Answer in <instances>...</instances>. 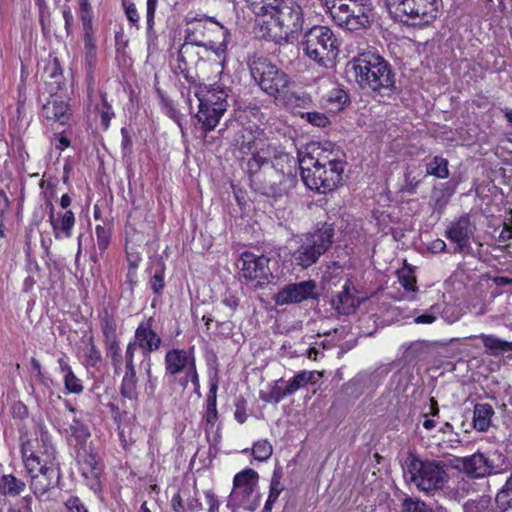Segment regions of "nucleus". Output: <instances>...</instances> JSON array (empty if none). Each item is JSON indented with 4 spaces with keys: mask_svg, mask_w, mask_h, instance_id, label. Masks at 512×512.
<instances>
[{
    "mask_svg": "<svg viewBox=\"0 0 512 512\" xmlns=\"http://www.w3.org/2000/svg\"><path fill=\"white\" fill-rule=\"evenodd\" d=\"M247 172L254 191L279 198L296 182V161L284 152H276L270 158L257 153L247 161Z\"/></svg>",
    "mask_w": 512,
    "mask_h": 512,
    "instance_id": "1",
    "label": "nucleus"
},
{
    "mask_svg": "<svg viewBox=\"0 0 512 512\" xmlns=\"http://www.w3.org/2000/svg\"><path fill=\"white\" fill-rule=\"evenodd\" d=\"M299 168L305 185L319 193L333 191L341 182L345 163L330 158L329 154L312 146V150L299 155Z\"/></svg>",
    "mask_w": 512,
    "mask_h": 512,
    "instance_id": "2",
    "label": "nucleus"
},
{
    "mask_svg": "<svg viewBox=\"0 0 512 512\" xmlns=\"http://www.w3.org/2000/svg\"><path fill=\"white\" fill-rule=\"evenodd\" d=\"M356 83L361 89L385 95L395 88V73L390 63L379 54L364 52L349 63Z\"/></svg>",
    "mask_w": 512,
    "mask_h": 512,
    "instance_id": "3",
    "label": "nucleus"
},
{
    "mask_svg": "<svg viewBox=\"0 0 512 512\" xmlns=\"http://www.w3.org/2000/svg\"><path fill=\"white\" fill-rule=\"evenodd\" d=\"M333 237L332 224H318L313 232L298 237L297 247L291 253L293 262L303 269L312 266L331 247Z\"/></svg>",
    "mask_w": 512,
    "mask_h": 512,
    "instance_id": "4",
    "label": "nucleus"
},
{
    "mask_svg": "<svg viewBox=\"0 0 512 512\" xmlns=\"http://www.w3.org/2000/svg\"><path fill=\"white\" fill-rule=\"evenodd\" d=\"M275 4L260 6L257 15H270L274 27L278 29L280 39L288 40L289 37L300 32L304 25V13L302 7L295 0H277Z\"/></svg>",
    "mask_w": 512,
    "mask_h": 512,
    "instance_id": "5",
    "label": "nucleus"
},
{
    "mask_svg": "<svg viewBox=\"0 0 512 512\" xmlns=\"http://www.w3.org/2000/svg\"><path fill=\"white\" fill-rule=\"evenodd\" d=\"M250 73L261 90L275 99L285 98L293 84L289 75L265 57L250 62Z\"/></svg>",
    "mask_w": 512,
    "mask_h": 512,
    "instance_id": "6",
    "label": "nucleus"
},
{
    "mask_svg": "<svg viewBox=\"0 0 512 512\" xmlns=\"http://www.w3.org/2000/svg\"><path fill=\"white\" fill-rule=\"evenodd\" d=\"M71 437L75 440L74 448L81 475L87 480H98L102 468L98 461V454L89 441L91 434L88 427L74 419L70 425Z\"/></svg>",
    "mask_w": 512,
    "mask_h": 512,
    "instance_id": "7",
    "label": "nucleus"
},
{
    "mask_svg": "<svg viewBox=\"0 0 512 512\" xmlns=\"http://www.w3.org/2000/svg\"><path fill=\"white\" fill-rule=\"evenodd\" d=\"M387 6L398 21L412 20L414 25H426L437 18L442 0H387Z\"/></svg>",
    "mask_w": 512,
    "mask_h": 512,
    "instance_id": "8",
    "label": "nucleus"
},
{
    "mask_svg": "<svg viewBox=\"0 0 512 512\" xmlns=\"http://www.w3.org/2000/svg\"><path fill=\"white\" fill-rule=\"evenodd\" d=\"M302 45L305 55L322 66L332 61L338 51V40L333 31L326 26L310 28L304 34Z\"/></svg>",
    "mask_w": 512,
    "mask_h": 512,
    "instance_id": "9",
    "label": "nucleus"
},
{
    "mask_svg": "<svg viewBox=\"0 0 512 512\" xmlns=\"http://www.w3.org/2000/svg\"><path fill=\"white\" fill-rule=\"evenodd\" d=\"M365 2H350L338 6L332 4L329 6V13L336 25L348 31L366 29L370 24V8Z\"/></svg>",
    "mask_w": 512,
    "mask_h": 512,
    "instance_id": "10",
    "label": "nucleus"
},
{
    "mask_svg": "<svg viewBox=\"0 0 512 512\" xmlns=\"http://www.w3.org/2000/svg\"><path fill=\"white\" fill-rule=\"evenodd\" d=\"M446 464L437 460H422L409 452L403 461L402 469L407 480H444Z\"/></svg>",
    "mask_w": 512,
    "mask_h": 512,
    "instance_id": "11",
    "label": "nucleus"
},
{
    "mask_svg": "<svg viewBox=\"0 0 512 512\" xmlns=\"http://www.w3.org/2000/svg\"><path fill=\"white\" fill-rule=\"evenodd\" d=\"M269 263L270 259L265 255L257 256L251 252H244L240 257L241 275L256 287L262 288L273 278Z\"/></svg>",
    "mask_w": 512,
    "mask_h": 512,
    "instance_id": "12",
    "label": "nucleus"
},
{
    "mask_svg": "<svg viewBox=\"0 0 512 512\" xmlns=\"http://www.w3.org/2000/svg\"><path fill=\"white\" fill-rule=\"evenodd\" d=\"M476 226L467 214L453 220L445 230V237L453 244L454 254H471V238L474 236Z\"/></svg>",
    "mask_w": 512,
    "mask_h": 512,
    "instance_id": "13",
    "label": "nucleus"
},
{
    "mask_svg": "<svg viewBox=\"0 0 512 512\" xmlns=\"http://www.w3.org/2000/svg\"><path fill=\"white\" fill-rule=\"evenodd\" d=\"M451 466L474 478L489 477L496 472L493 462L480 452L469 457H456L451 460Z\"/></svg>",
    "mask_w": 512,
    "mask_h": 512,
    "instance_id": "14",
    "label": "nucleus"
},
{
    "mask_svg": "<svg viewBox=\"0 0 512 512\" xmlns=\"http://www.w3.org/2000/svg\"><path fill=\"white\" fill-rule=\"evenodd\" d=\"M315 290L316 284L312 280L290 283L282 287L275 294L274 301L279 306L297 304L314 298L316 295Z\"/></svg>",
    "mask_w": 512,
    "mask_h": 512,
    "instance_id": "15",
    "label": "nucleus"
},
{
    "mask_svg": "<svg viewBox=\"0 0 512 512\" xmlns=\"http://www.w3.org/2000/svg\"><path fill=\"white\" fill-rule=\"evenodd\" d=\"M210 50L206 47H200L189 41H184L178 49V69L189 82H194L193 77L189 75L192 68H196L198 64L205 59Z\"/></svg>",
    "mask_w": 512,
    "mask_h": 512,
    "instance_id": "16",
    "label": "nucleus"
},
{
    "mask_svg": "<svg viewBox=\"0 0 512 512\" xmlns=\"http://www.w3.org/2000/svg\"><path fill=\"white\" fill-rule=\"evenodd\" d=\"M165 373L169 376H177L181 373L188 374L191 369L196 367L194 348L189 350L172 348L168 350L164 357Z\"/></svg>",
    "mask_w": 512,
    "mask_h": 512,
    "instance_id": "17",
    "label": "nucleus"
},
{
    "mask_svg": "<svg viewBox=\"0 0 512 512\" xmlns=\"http://www.w3.org/2000/svg\"><path fill=\"white\" fill-rule=\"evenodd\" d=\"M153 323V317L140 322L132 340L141 349L143 355L148 358L152 352L160 348L162 343L161 337L153 329Z\"/></svg>",
    "mask_w": 512,
    "mask_h": 512,
    "instance_id": "18",
    "label": "nucleus"
},
{
    "mask_svg": "<svg viewBox=\"0 0 512 512\" xmlns=\"http://www.w3.org/2000/svg\"><path fill=\"white\" fill-rule=\"evenodd\" d=\"M195 96L202 107L214 106L227 110L228 92L220 85H200L195 91Z\"/></svg>",
    "mask_w": 512,
    "mask_h": 512,
    "instance_id": "19",
    "label": "nucleus"
},
{
    "mask_svg": "<svg viewBox=\"0 0 512 512\" xmlns=\"http://www.w3.org/2000/svg\"><path fill=\"white\" fill-rule=\"evenodd\" d=\"M47 207L50 210L49 222L52 226L56 239L70 238L75 225V215L71 210L65 211L59 218L54 216V206L50 200H47Z\"/></svg>",
    "mask_w": 512,
    "mask_h": 512,
    "instance_id": "20",
    "label": "nucleus"
},
{
    "mask_svg": "<svg viewBox=\"0 0 512 512\" xmlns=\"http://www.w3.org/2000/svg\"><path fill=\"white\" fill-rule=\"evenodd\" d=\"M186 28L184 29L183 40L189 41L200 47H206L207 39H206V25L204 24V17L196 18L190 15L185 17Z\"/></svg>",
    "mask_w": 512,
    "mask_h": 512,
    "instance_id": "21",
    "label": "nucleus"
},
{
    "mask_svg": "<svg viewBox=\"0 0 512 512\" xmlns=\"http://www.w3.org/2000/svg\"><path fill=\"white\" fill-rule=\"evenodd\" d=\"M256 492V482H233L231 496L245 507L253 509L259 504V495Z\"/></svg>",
    "mask_w": 512,
    "mask_h": 512,
    "instance_id": "22",
    "label": "nucleus"
},
{
    "mask_svg": "<svg viewBox=\"0 0 512 512\" xmlns=\"http://www.w3.org/2000/svg\"><path fill=\"white\" fill-rule=\"evenodd\" d=\"M204 24L207 29L206 39L208 49L216 52L220 47H226L227 29L209 17H204Z\"/></svg>",
    "mask_w": 512,
    "mask_h": 512,
    "instance_id": "23",
    "label": "nucleus"
},
{
    "mask_svg": "<svg viewBox=\"0 0 512 512\" xmlns=\"http://www.w3.org/2000/svg\"><path fill=\"white\" fill-rule=\"evenodd\" d=\"M68 104L63 100L52 99L42 107V116L48 121L64 125L69 120Z\"/></svg>",
    "mask_w": 512,
    "mask_h": 512,
    "instance_id": "24",
    "label": "nucleus"
},
{
    "mask_svg": "<svg viewBox=\"0 0 512 512\" xmlns=\"http://www.w3.org/2000/svg\"><path fill=\"white\" fill-rule=\"evenodd\" d=\"M225 112L226 110L222 107H202V105L199 104V110L196 114V118L198 123L201 124V128L205 133H207L215 129Z\"/></svg>",
    "mask_w": 512,
    "mask_h": 512,
    "instance_id": "25",
    "label": "nucleus"
},
{
    "mask_svg": "<svg viewBox=\"0 0 512 512\" xmlns=\"http://www.w3.org/2000/svg\"><path fill=\"white\" fill-rule=\"evenodd\" d=\"M217 390L218 380L211 379L209 384V392L206 399V411L204 415V419L206 422V433H208V431L214 427L215 423L219 418V414L217 411Z\"/></svg>",
    "mask_w": 512,
    "mask_h": 512,
    "instance_id": "26",
    "label": "nucleus"
},
{
    "mask_svg": "<svg viewBox=\"0 0 512 512\" xmlns=\"http://www.w3.org/2000/svg\"><path fill=\"white\" fill-rule=\"evenodd\" d=\"M351 283L348 281L333 299L332 305L340 314L348 315L356 308V298L351 292Z\"/></svg>",
    "mask_w": 512,
    "mask_h": 512,
    "instance_id": "27",
    "label": "nucleus"
},
{
    "mask_svg": "<svg viewBox=\"0 0 512 512\" xmlns=\"http://www.w3.org/2000/svg\"><path fill=\"white\" fill-rule=\"evenodd\" d=\"M495 412L488 403H477L473 409V427L479 432H486L491 426Z\"/></svg>",
    "mask_w": 512,
    "mask_h": 512,
    "instance_id": "28",
    "label": "nucleus"
},
{
    "mask_svg": "<svg viewBox=\"0 0 512 512\" xmlns=\"http://www.w3.org/2000/svg\"><path fill=\"white\" fill-rule=\"evenodd\" d=\"M24 461L25 469L27 471V475L33 480L38 478L40 475L46 478L58 477L56 475V471L53 468L47 467L45 464H42L39 457H30Z\"/></svg>",
    "mask_w": 512,
    "mask_h": 512,
    "instance_id": "29",
    "label": "nucleus"
},
{
    "mask_svg": "<svg viewBox=\"0 0 512 512\" xmlns=\"http://www.w3.org/2000/svg\"><path fill=\"white\" fill-rule=\"evenodd\" d=\"M478 338L491 355H499L512 351V342L500 339L494 335L480 334Z\"/></svg>",
    "mask_w": 512,
    "mask_h": 512,
    "instance_id": "30",
    "label": "nucleus"
},
{
    "mask_svg": "<svg viewBox=\"0 0 512 512\" xmlns=\"http://www.w3.org/2000/svg\"><path fill=\"white\" fill-rule=\"evenodd\" d=\"M58 364L60 371L64 374L65 389L69 393H81L83 391L81 380L73 373L71 367L64 360V358H59Z\"/></svg>",
    "mask_w": 512,
    "mask_h": 512,
    "instance_id": "31",
    "label": "nucleus"
},
{
    "mask_svg": "<svg viewBox=\"0 0 512 512\" xmlns=\"http://www.w3.org/2000/svg\"><path fill=\"white\" fill-rule=\"evenodd\" d=\"M315 376V371L304 370L296 373L286 384L288 393L294 394L299 389L304 388L307 384L313 383Z\"/></svg>",
    "mask_w": 512,
    "mask_h": 512,
    "instance_id": "32",
    "label": "nucleus"
},
{
    "mask_svg": "<svg viewBox=\"0 0 512 512\" xmlns=\"http://www.w3.org/2000/svg\"><path fill=\"white\" fill-rule=\"evenodd\" d=\"M427 175H432L440 179H445L449 176L448 160L441 157L435 156L433 159L426 164Z\"/></svg>",
    "mask_w": 512,
    "mask_h": 512,
    "instance_id": "33",
    "label": "nucleus"
},
{
    "mask_svg": "<svg viewBox=\"0 0 512 512\" xmlns=\"http://www.w3.org/2000/svg\"><path fill=\"white\" fill-rule=\"evenodd\" d=\"M104 344L107 357L111 359L115 372L119 373L123 362L119 339L105 341Z\"/></svg>",
    "mask_w": 512,
    "mask_h": 512,
    "instance_id": "34",
    "label": "nucleus"
},
{
    "mask_svg": "<svg viewBox=\"0 0 512 512\" xmlns=\"http://www.w3.org/2000/svg\"><path fill=\"white\" fill-rule=\"evenodd\" d=\"M100 327L105 341H112L118 338L117 322L115 318L105 311L100 320Z\"/></svg>",
    "mask_w": 512,
    "mask_h": 512,
    "instance_id": "35",
    "label": "nucleus"
},
{
    "mask_svg": "<svg viewBox=\"0 0 512 512\" xmlns=\"http://www.w3.org/2000/svg\"><path fill=\"white\" fill-rule=\"evenodd\" d=\"M428 343L426 341L411 342L403 353V359L408 362H414L427 352Z\"/></svg>",
    "mask_w": 512,
    "mask_h": 512,
    "instance_id": "36",
    "label": "nucleus"
},
{
    "mask_svg": "<svg viewBox=\"0 0 512 512\" xmlns=\"http://www.w3.org/2000/svg\"><path fill=\"white\" fill-rule=\"evenodd\" d=\"M80 20L83 28L84 51H97L92 18L83 17Z\"/></svg>",
    "mask_w": 512,
    "mask_h": 512,
    "instance_id": "37",
    "label": "nucleus"
},
{
    "mask_svg": "<svg viewBox=\"0 0 512 512\" xmlns=\"http://www.w3.org/2000/svg\"><path fill=\"white\" fill-rule=\"evenodd\" d=\"M97 247L103 256L111 241V229L107 225H97L95 228Z\"/></svg>",
    "mask_w": 512,
    "mask_h": 512,
    "instance_id": "38",
    "label": "nucleus"
},
{
    "mask_svg": "<svg viewBox=\"0 0 512 512\" xmlns=\"http://www.w3.org/2000/svg\"><path fill=\"white\" fill-rule=\"evenodd\" d=\"M101 105L96 107L100 114L101 125L104 130H107L110 125L111 119L114 117V112L111 105L107 101L106 94H101Z\"/></svg>",
    "mask_w": 512,
    "mask_h": 512,
    "instance_id": "39",
    "label": "nucleus"
},
{
    "mask_svg": "<svg viewBox=\"0 0 512 512\" xmlns=\"http://www.w3.org/2000/svg\"><path fill=\"white\" fill-rule=\"evenodd\" d=\"M136 382L137 378L135 368L126 369L121 385L122 395L125 397H132L135 392Z\"/></svg>",
    "mask_w": 512,
    "mask_h": 512,
    "instance_id": "40",
    "label": "nucleus"
},
{
    "mask_svg": "<svg viewBox=\"0 0 512 512\" xmlns=\"http://www.w3.org/2000/svg\"><path fill=\"white\" fill-rule=\"evenodd\" d=\"M440 315L445 322L453 324L463 316V310L459 305L447 303L441 310Z\"/></svg>",
    "mask_w": 512,
    "mask_h": 512,
    "instance_id": "41",
    "label": "nucleus"
},
{
    "mask_svg": "<svg viewBox=\"0 0 512 512\" xmlns=\"http://www.w3.org/2000/svg\"><path fill=\"white\" fill-rule=\"evenodd\" d=\"M273 452L271 443L268 440H259L252 447V454L258 461L267 460Z\"/></svg>",
    "mask_w": 512,
    "mask_h": 512,
    "instance_id": "42",
    "label": "nucleus"
},
{
    "mask_svg": "<svg viewBox=\"0 0 512 512\" xmlns=\"http://www.w3.org/2000/svg\"><path fill=\"white\" fill-rule=\"evenodd\" d=\"M398 280L406 291L415 292L417 290L416 277L410 268H402L397 271Z\"/></svg>",
    "mask_w": 512,
    "mask_h": 512,
    "instance_id": "43",
    "label": "nucleus"
},
{
    "mask_svg": "<svg viewBox=\"0 0 512 512\" xmlns=\"http://www.w3.org/2000/svg\"><path fill=\"white\" fill-rule=\"evenodd\" d=\"M282 382L283 379H279L278 381H276L271 391L266 396L261 397V399L266 402H273L277 404L285 397L292 395L291 393H288L287 385L284 388L279 385V383Z\"/></svg>",
    "mask_w": 512,
    "mask_h": 512,
    "instance_id": "44",
    "label": "nucleus"
},
{
    "mask_svg": "<svg viewBox=\"0 0 512 512\" xmlns=\"http://www.w3.org/2000/svg\"><path fill=\"white\" fill-rule=\"evenodd\" d=\"M161 105L166 115L177 123L180 129H183L182 114L176 109L174 103L168 97L161 95Z\"/></svg>",
    "mask_w": 512,
    "mask_h": 512,
    "instance_id": "45",
    "label": "nucleus"
},
{
    "mask_svg": "<svg viewBox=\"0 0 512 512\" xmlns=\"http://www.w3.org/2000/svg\"><path fill=\"white\" fill-rule=\"evenodd\" d=\"M496 502L502 509L512 507V482H505V485L496 495Z\"/></svg>",
    "mask_w": 512,
    "mask_h": 512,
    "instance_id": "46",
    "label": "nucleus"
},
{
    "mask_svg": "<svg viewBox=\"0 0 512 512\" xmlns=\"http://www.w3.org/2000/svg\"><path fill=\"white\" fill-rule=\"evenodd\" d=\"M421 183V179L412 175V171L406 169L404 173V184L401 186L400 191L413 195L417 191L418 185Z\"/></svg>",
    "mask_w": 512,
    "mask_h": 512,
    "instance_id": "47",
    "label": "nucleus"
},
{
    "mask_svg": "<svg viewBox=\"0 0 512 512\" xmlns=\"http://www.w3.org/2000/svg\"><path fill=\"white\" fill-rule=\"evenodd\" d=\"M45 73L55 83L60 84L62 79V69L59 60L55 57L50 59L45 66Z\"/></svg>",
    "mask_w": 512,
    "mask_h": 512,
    "instance_id": "48",
    "label": "nucleus"
},
{
    "mask_svg": "<svg viewBox=\"0 0 512 512\" xmlns=\"http://www.w3.org/2000/svg\"><path fill=\"white\" fill-rule=\"evenodd\" d=\"M327 101L335 104V110H341L348 101L347 93L342 89H333L329 92Z\"/></svg>",
    "mask_w": 512,
    "mask_h": 512,
    "instance_id": "49",
    "label": "nucleus"
},
{
    "mask_svg": "<svg viewBox=\"0 0 512 512\" xmlns=\"http://www.w3.org/2000/svg\"><path fill=\"white\" fill-rule=\"evenodd\" d=\"M302 118H305L307 122L317 127H326L330 123L324 113L316 111L302 114Z\"/></svg>",
    "mask_w": 512,
    "mask_h": 512,
    "instance_id": "50",
    "label": "nucleus"
},
{
    "mask_svg": "<svg viewBox=\"0 0 512 512\" xmlns=\"http://www.w3.org/2000/svg\"><path fill=\"white\" fill-rule=\"evenodd\" d=\"M154 293L160 294L164 288V267L159 264L150 281Z\"/></svg>",
    "mask_w": 512,
    "mask_h": 512,
    "instance_id": "51",
    "label": "nucleus"
},
{
    "mask_svg": "<svg viewBox=\"0 0 512 512\" xmlns=\"http://www.w3.org/2000/svg\"><path fill=\"white\" fill-rule=\"evenodd\" d=\"M403 512H432L428 506L419 500H413L412 498H406L403 501Z\"/></svg>",
    "mask_w": 512,
    "mask_h": 512,
    "instance_id": "52",
    "label": "nucleus"
},
{
    "mask_svg": "<svg viewBox=\"0 0 512 512\" xmlns=\"http://www.w3.org/2000/svg\"><path fill=\"white\" fill-rule=\"evenodd\" d=\"M221 306L227 308L224 318L230 319L239 306V299L234 295H225L221 300Z\"/></svg>",
    "mask_w": 512,
    "mask_h": 512,
    "instance_id": "53",
    "label": "nucleus"
},
{
    "mask_svg": "<svg viewBox=\"0 0 512 512\" xmlns=\"http://www.w3.org/2000/svg\"><path fill=\"white\" fill-rule=\"evenodd\" d=\"M25 482H1L0 493L16 496L24 489Z\"/></svg>",
    "mask_w": 512,
    "mask_h": 512,
    "instance_id": "54",
    "label": "nucleus"
},
{
    "mask_svg": "<svg viewBox=\"0 0 512 512\" xmlns=\"http://www.w3.org/2000/svg\"><path fill=\"white\" fill-rule=\"evenodd\" d=\"M156 7L147 6L146 18H147V40L148 43H152L156 39V32L153 29L154 26V17H155Z\"/></svg>",
    "mask_w": 512,
    "mask_h": 512,
    "instance_id": "55",
    "label": "nucleus"
},
{
    "mask_svg": "<svg viewBox=\"0 0 512 512\" xmlns=\"http://www.w3.org/2000/svg\"><path fill=\"white\" fill-rule=\"evenodd\" d=\"M439 312V308L437 305H434L430 308V312H425L414 318V323L416 324H432L436 321L437 316L436 313Z\"/></svg>",
    "mask_w": 512,
    "mask_h": 512,
    "instance_id": "56",
    "label": "nucleus"
},
{
    "mask_svg": "<svg viewBox=\"0 0 512 512\" xmlns=\"http://www.w3.org/2000/svg\"><path fill=\"white\" fill-rule=\"evenodd\" d=\"M418 490L427 495H433L434 492L443 488V482H415Z\"/></svg>",
    "mask_w": 512,
    "mask_h": 512,
    "instance_id": "57",
    "label": "nucleus"
},
{
    "mask_svg": "<svg viewBox=\"0 0 512 512\" xmlns=\"http://www.w3.org/2000/svg\"><path fill=\"white\" fill-rule=\"evenodd\" d=\"M127 260L130 266L127 277L129 278V280H132V278L135 276L136 269L141 261V257L139 256L138 253H127Z\"/></svg>",
    "mask_w": 512,
    "mask_h": 512,
    "instance_id": "58",
    "label": "nucleus"
},
{
    "mask_svg": "<svg viewBox=\"0 0 512 512\" xmlns=\"http://www.w3.org/2000/svg\"><path fill=\"white\" fill-rule=\"evenodd\" d=\"M65 506L70 512H88V509L78 497H70L65 502Z\"/></svg>",
    "mask_w": 512,
    "mask_h": 512,
    "instance_id": "59",
    "label": "nucleus"
},
{
    "mask_svg": "<svg viewBox=\"0 0 512 512\" xmlns=\"http://www.w3.org/2000/svg\"><path fill=\"white\" fill-rule=\"evenodd\" d=\"M136 349H139L133 341H130L127 345L125 352V367L126 369L135 368L134 366V354Z\"/></svg>",
    "mask_w": 512,
    "mask_h": 512,
    "instance_id": "60",
    "label": "nucleus"
},
{
    "mask_svg": "<svg viewBox=\"0 0 512 512\" xmlns=\"http://www.w3.org/2000/svg\"><path fill=\"white\" fill-rule=\"evenodd\" d=\"M86 356L88 363L92 366H95L101 360V353L93 343L88 348Z\"/></svg>",
    "mask_w": 512,
    "mask_h": 512,
    "instance_id": "61",
    "label": "nucleus"
},
{
    "mask_svg": "<svg viewBox=\"0 0 512 512\" xmlns=\"http://www.w3.org/2000/svg\"><path fill=\"white\" fill-rule=\"evenodd\" d=\"M258 473L251 469V468H247V469H244L242 470L241 472L237 473L233 480L235 481H238V480H257L258 479Z\"/></svg>",
    "mask_w": 512,
    "mask_h": 512,
    "instance_id": "62",
    "label": "nucleus"
},
{
    "mask_svg": "<svg viewBox=\"0 0 512 512\" xmlns=\"http://www.w3.org/2000/svg\"><path fill=\"white\" fill-rule=\"evenodd\" d=\"M125 14L127 16L128 21L132 25L138 24V22L140 20V16H139V13H138L135 5H128L127 9L125 10Z\"/></svg>",
    "mask_w": 512,
    "mask_h": 512,
    "instance_id": "63",
    "label": "nucleus"
},
{
    "mask_svg": "<svg viewBox=\"0 0 512 512\" xmlns=\"http://www.w3.org/2000/svg\"><path fill=\"white\" fill-rule=\"evenodd\" d=\"M79 16L80 19L92 18V8L88 0H79Z\"/></svg>",
    "mask_w": 512,
    "mask_h": 512,
    "instance_id": "64",
    "label": "nucleus"
}]
</instances>
